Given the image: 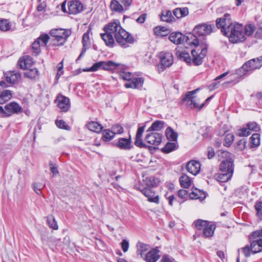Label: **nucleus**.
Listing matches in <instances>:
<instances>
[{"instance_id":"obj_5","label":"nucleus","mask_w":262,"mask_h":262,"mask_svg":"<svg viewBox=\"0 0 262 262\" xmlns=\"http://www.w3.org/2000/svg\"><path fill=\"white\" fill-rule=\"evenodd\" d=\"M120 66V63L112 61H99L94 63L90 68L84 69L83 71L85 72L96 71L100 69H102L106 71H113Z\"/></svg>"},{"instance_id":"obj_38","label":"nucleus","mask_w":262,"mask_h":262,"mask_svg":"<svg viewBox=\"0 0 262 262\" xmlns=\"http://www.w3.org/2000/svg\"><path fill=\"white\" fill-rule=\"evenodd\" d=\"M219 156L223 159V161H234V156L227 151L220 150Z\"/></svg>"},{"instance_id":"obj_25","label":"nucleus","mask_w":262,"mask_h":262,"mask_svg":"<svg viewBox=\"0 0 262 262\" xmlns=\"http://www.w3.org/2000/svg\"><path fill=\"white\" fill-rule=\"evenodd\" d=\"M251 243V250L253 253H256L262 251V238L256 240L252 239Z\"/></svg>"},{"instance_id":"obj_26","label":"nucleus","mask_w":262,"mask_h":262,"mask_svg":"<svg viewBox=\"0 0 262 262\" xmlns=\"http://www.w3.org/2000/svg\"><path fill=\"white\" fill-rule=\"evenodd\" d=\"M100 36L101 38L104 41L105 45L108 47H113L114 43V38L112 34L110 33L104 32V33H101Z\"/></svg>"},{"instance_id":"obj_50","label":"nucleus","mask_w":262,"mask_h":262,"mask_svg":"<svg viewBox=\"0 0 262 262\" xmlns=\"http://www.w3.org/2000/svg\"><path fill=\"white\" fill-rule=\"evenodd\" d=\"M234 136L232 134H227L225 138V141L224 145L226 147H229L233 142L234 140Z\"/></svg>"},{"instance_id":"obj_2","label":"nucleus","mask_w":262,"mask_h":262,"mask_svg":"<svg viewBox=\"0 0 262 262\" xmlns=\"http://www.w3.org/2000/svg\"><path fill=\"white\" fill-rule=\"evenodd\" d=\"M187 41L188 44L193 45L195 47V49L191 51L192 62L195 65L201 64L207 52V45L202 44L200 46L199 41L197 38L194 39V40L192 41H188V40Z\"/></svg>"},{"instance_id":"obj_10","label":"nucleus","mask_w":262,"mask_h":262,"mask_svg":"<svg viewBox=\"0 0 262 262\" xmlns=\"http://www.w3.org/2000/svg\"><path fill=\"white\" fill-rule=\"evenodd\" d=\"M196 38V36L192 34H189V36L186 37L179 32H172L169 36V39L170 41L176 45L181 44L185 40L188 43L187 40L188 41H192L194 40V39Z\"/></svg>"},{"instance_id":"obj_35","label":"nucleus","mask_w":262,"mask_h":262,"mask_svg":"<svg viewBox=\"0 0 262 262\" xmlns=\"http://www.w3.org/2000/svg\"><path fill=\"white\" fill-rule=\"evenodd\" d=\"M12 92L10 90H4L0 94V104L8 101L12 97Z\"/></svg>"},{"instance_id":"obj_47","label":"nucleus","mask_w":262,"mask_h":262,"mask_svg":"<svg viewBox=\"0 0 262 262\" xmlns=\"http://www.w3.org/2000/svg\"><path fill=\"white\" fill-rule=\"evenodd\" d=\"M110 7L112 10L116 11L121 12L123 11V7L118 1L113 0L111 2Z\"/></svg>"},{"instance_id":"obj_13","label":"nucleus","mask_w":262,"mask_h":262,"mask_svg":"<svg viewBox=\"0 0 262 262\" xmlns=\"http://www.w3.org/2000/svg\"><path fill=\"white\" fill-rule=\"evenodd\" d=\"M161 68L164 69L170 67L173 62L172 54L170 52H162L159 54Z\"/></svg>"},{"instance_id":"obj_54","label":"nucleus","mask_w":262,"mask_h":262,"mask_svg":"<svg viewBox=\"0 0 262 262\" xmlns=\"http://www.w3.org/2000/svg\"><path fill=\"white\" fill-rule=\"evenodd\" d=\"M143 181L145 182L146 185L149 187H155L156 186V182L154 177H146Z\"/></svg>"},{"instance_id":"obj_17","label":"nucleus","mask_w":262,"mask_h":262,"mask_svg":"<svg viewBox=\"0 0 262 262\" xmlns=\"http://www.w3.org/2000/svg\"><path fill=\"white\" fill-rule=\"evenodd\" d=\"M201 166L198 161L191 160L187 163L186 169L189 173L196 176L200 172Z\"/></svg>"},{"instance_id":"obj_60","label":"nucleus","mask_w":262,"mask_h":262,"mask_svg":"<svg viewBox=\"0 0 262 262\" xmlns=\"http://www.w3.org/2000/svg\"><path fill=\"white\" fill-rule=\"evenodd\" d=\"M257 214L259 218L262 217V202H258L255 205Z\"/></svg>"},{"instance_id":"obj_15","label":"nucleus","mask_w":262,"mask_h":262,"mask_svg":"<svg viewBox=\"0 0 262 262\" xmlns=\"http://www.w3.org/2000/svg\"><path fill=\"white\" fill-rule=\"evenodd\" d=\"M122 29L123 28L121 27L120 22L118 20L108 24L103 28L104 32H108L111 34H112L115 38L118 33L120 32Z\"/></svg>"},{"instance_id":"obj_45","label":"nucleus","mask_w":262,"mask_h":262,"mask_svg":"<svg viewBox=\"0 0 262 262\" xmlns=\"http://www.w3.org/2000/svg\"><path fill=\"white\" fill-rule=\"evenodd\" d=\"M47 223L49 226L54 230L58 229V225L55 221V217L53 215H50L47 217Z\"/></svg>"},{"instance_id":"obj_63","label":"nucleus","mask_w":262,"mask_h":262,"mask_svg":"<svg viewBox=\"0 0 262 262\" xmlns=\"http://www.w3.org/2000/svg\"><path fill=\"white\" fill-rule=\"evenodd\" d=\"M173 261L174 259L167 254L164 255L161 260V262H173Z\"/></svg>"},{"instance_id":"obj_64","label":"nucleus","mask_w":262,"mask_h":262,"mask_svg":"<svg viewBox=\"0 0 262 262\" xmlns=\"http://www.w3.org/2000/svg\"><path fill=\"white\" fill-rule=\"evenodd\" d=\"M242 251L246 257H249L250 255L251 252V247L249 248L248 246H246L242 249Z\"/></svg>"},{"instance_id":"obj_30","label":"nucleus","mask_w":262,"mask_h":262,"mask_svg":"<svg viewBox=\"0 0 262 262\" xmlns=\"http://www.w3.org/2000/svg\"><path fill=\"white\" fill-rule=\"evenodd\" d=\"M137 253L143 257L144 253L149 250L150 247L148 245L139 242L137 245Z\"/></svg>"},{"instance_id":"obj_61","label":"nucleus","mask_w":262,"mask_h":262,"mask_svg":"<svg viewBox=\"0 0 262 262\" xmlns=\"http://www.w3.org/2000/svg\"><path fill=\"white\" fill-rule=\"evenodd\" d=\"M141 137L142 136H138L136 135L135 144L139 147H143L145 146L144 144L142 142Z\"/></svg>"},{"instance_id":"obj_28","label":"nucleus","mask_w":262,"mask_h":262,"mask_svg":"<svg viewBox=\"0 0 262 262\" xmlns=\"http://www.w3.org/2000/svg\"><path fill=\"white\" fill-rule=\"evenodd\" d=\"M215 225L213 224L209 223L206 225L205 228L203 230V235L206 237H209L213 236L215 229Z\"/></svg>"},{"instance_id":"obj_39","label":"nucleus","mask_w":262,"mask_h":262,"mask_svg":"<svg viewBox=\"0 0 262 262\" xmlns=\"http://www.w3.org/2000/svg\"><path fill=\"white\" fill-rule=\"evenodd\" d=\"M30 61L31 59L29 57H27L24 59H20L18 61V67L22 69H28L30 67Z\"/></svg>"},{"instance_id":"obj_43","label":"nucleus","mask_w":262,"mask_h":262,"mask_svg":"<svg viewBox=\"0 0 262 262\" xmlns=\"http://www.w3.org/2000/svg\"><path fill=\"white\" fill-rule=\"evenodd\" d=\"M154 32L157 35L164 36L168 33V30L164 27L158 26L154 29Z\"/></svg>"},{"instance_id":"obj_62","label":"nucleus","mask_w":262,"mask_h":262,"mask_svg":"<svg viewBox=\"0 0 262 262\" xmlns=\"http://www.w3.org/2000/svg\"><path fill=\"white\" fill-rule=\"evenodd\" d=\"M129 243L126 239H123L121 242V248L124 252H126L128 249Z\"/></svg>"},{"instance_id":"obj_53","label":"nucleus","mask_w":262,"mask_h":262,"mask_svg":"<svg viewBox=\"0 0 262 262\" xmlns=\"http://www.w3.org/2000/svg\"><path fill=\"white\" fill-rule=\"evenodd\" d=\"M57 126L61 129L69 130L70 127L67 123L62 120H57L55 122Z\"/></svg>"},{"instance_id":"obj_44","label":"nucleus","mask_w":262,"mask_h":262,"mask_svg":"<svg viewBox=\"0 0 262 262\" xmlns=\"http://www.w3.org/2000/svg\"><path fill=\"white\" fill-rule=\"evenodd\" d=\"M177 146L176 143L167 142L165 146L162 148V151L165 153H169L177 149Z\"/></svg>"},{"instance_id":"obj_6","label":"nucleus","mask_w":262,"mask_h":262,"mask_svg":"<svg viewBox=\"0 0 262 262\" xmlns=\"http://www.w3.org/2000/svg\"><path fill=\"white\" fill-rule=\"evenodd\" d=\"M233 25L230 15L228 13H225L223 17L216 19V27L221 29L222 33L225 36Z\"/></svg>"},{"instance_id":"obj_32","label":"nucleus","mask_w":262,"mask_h":262,"mask_svg":"<svg viewBox=\"0 0 262 262\" xmlns=\"http://www.w3.org/2000/svg\"><path fill=\"white\" fill-rule=\"evenodd\" d=\"M249 144L251 148L258 147L260 144V135L258 133L253 134L250 138Z\"/></svg>"},{"instance_id":"obj_42","label":"nucleus","mask_w":262,"mask_h":262,"mask_svg":"<svg viewBox=\"0 0 262 262\" xmlns=\"http://www.w3.org/2000/svg\"><path fill=\"white\" fill-rule=\"evenodd\" d=\"M164 122L162 121H156L154 122L147 131L160 130L164 127Z\"/></svg>"},{"instance_id":"obj_24","label":"nucleus","mask_w":262,"mask_h":262,"mask_svg":"<svg viewBox=\"0 0 262 262\" xmlns=\"http://www.w3.org/2000/svg\"><path fill=\"white\" fill-rule=\"evenodd\" d=\"M234 161H222L220 164V170L221 172H230L234 171Z\"/></svg>"},{"instance_id":"obj_48","label":"nucleus","mask_w":262,"mask_h":262,"mask_svg":"<svg viewBox=\"0 0 262 262\" xmlns=\"http://www.w3.org/2000/svg\"><path fill=\"white\" fill-rule=\"evenodd\" d=\"M246 127H248L250 133L251 131L257 132L260 130L259 125L255 122H248L246 124Z\"/></svg>"},{"instance_id":"obj_59","label":"nucleus","mask_w":262,"mask_h":262,"mask_svg":"<svg viewBox=\"0 0 262 262\" xmlns=\"http://www.w3.org/2000/svg\"><path fill=\"white\" fill-rule=\"evenodd\" d=\"M40 46L41 45L40 44V42L37 40L32 43V48L35 54H38L39 52V48Z\"/></svg>"},{"instance_id":"obj_23","label":"nucleus","mask_w":262,"mask_h":262,"mask_svg":"<svg viewBox=\"0 0 262 262\" xmlns=\"http://www.w3.org/2000/svg\"><path fill=\"white\" fill-rule=\"evenodd\" d=\"M159 252L157 248L152 249L146 254L144 259L146 262H156L160 258Z\"/></svg>"},{"instance_id":"obj_11","label":"nucleus","mask_w":262,"mask_h":262,"mask_svg":"<svg viewBox=\"0 0 262 262\" xmlns=\"http://www.w3.org/2000/svg\"><path fill=\"white\" fill-rule=\"evenodd\" d=\"M262 66V56L256 58H254L246 62L237 71V72L244 71V72L252 71L256 69H259Z\"/></svg>"},{"instance_id":"obj_31","label":"nucleus","mask_w":262,"mask_h":262,"mask_svg":"<svg viewBox=\"0 0 262 262\" xmlns=\"http://www.w3.org/2000/svg\"><path fill=\"white\" fill-rule=\"evenodd\" d=\"M174 15L178 18H180L187 16L188 13V9L186 7L178 8L173 11Z\"/></svg>"},{"instance_id":"obj_40","label":"nucleus","mask_w":262,"mask_h":262,"mask_svg":"<svg viewBox=\"0 0 262 262\" xmlns=\"http://www.w3.org/2000/svg\"><path fill=\"white\" fill-rule=\"evenodd\" d=\"M115 134L112 130L110 129H105L103 131L102 139L104 141H109L113 139Z\"/></svg>"},{"instance_id":"obj_16","label":"nucleus","mask_w":262,"mask_h":262,"mask_svg":"<svg viewBox=\"0 0 262 262\" xmlns=\"http://www.w3.org/2000/svg\"><path fill=\"white\" fill-rule=\"evenodd\" d=\"M4 76L8 83L13 85L20 80L21 75L16 71H9L5 73Z\"/></svg>"},{"instance_id":"obj_7","label":"nucleus","mask_w":262,"mask_h":262,"mask_svg":"<svg viewBox=\"0 0 262 262\" xmlns=\"http://www.w3.org/2000/svg\"><path fill=\"white\" fill-rule=\"evenodd\" d=\"M23 111L22 107L15 102H10L5 106L4 109L0 106V116L8 117L13 114H18Z\"/></svg>"},{"instance_id":"obj_1","label":"nucleus","mask_w":262,"mask_h":262,"mask_svg":"<svg viewBox=\"0 0 262 262\" xmlns=\"http://www.w3.org/2000/svg\"><path fill=\"white\" fill-rule=\"evenodd\" d=\"M255 27L252 24L243 26L241 24L235 23L230 30L226 33L230 41L238 43L244 41L248 36H251L254 32Z\"/></svg>"},{"instance_id":"obj_52","label":"nucleus","mask_w":262,"mask_h":262,"mask_svg":"<svg viewBox=\"0 0 262 262\" xmlns=\"http://www.w3.org/2000/svg\"><path fill=\"white\" fill-rule=\"evenodd\" d=\"M38 41L40 42V44L41 46H45L47 43L48 42L49 40H51V38L47 34L41 35L38 39H37Z\"/></svg>"},{"instance_id":"obj_14","label":"nucleus","mask_w":262,"mask_h":262,"mask_svg":"<svg viewBox=\"0 0 262 262\" xmlns=\"http://www.w3.org/2000/svg\"><path fill=\"white\" fill-rule=\"evenodd\" d=\"M55 102L57 103L58 107L63 112H68L71 107L70 101L69 98L61 94L57 95Z\"/></svg>"},{"instance_id":"obj_55","label":"nucleus","mask_w":262,"mask_h":262,"mask_svg":"<svg viewBox=\"0 0 262 262\" xmlns=\"http://www.w3.org/2000/svg\"><path fill=\"white\" fill-rule=\"evenodd\" d=\"M34 190L37 193L39 194L40 190L43 189L45 187V185L39 182H35L32 185Z\"/></svg>"},{"instance_id":"obj_27","label":"nucleus","mask_w":262,"mask_h":262,"mask_svg":"<svg viewBox=\"0 0 262 262\" xmlns=\"http://www.w3.org/2000/svg\"><path fill=\"white\" fill-rule=\"evenodd\" d=\"M230 172H221L215 176L216 180L220 182H226L231 178L232 176Z\"/></svg>"},{"instance_id":"obj_46","label":"nucleus","mask_w":262,"mask_h":262,"mask_svg":"<svg viewBox=\"0 0 262 262\" xmlns=\"http://www.w3.org/2000/svg\"><path fill=\"white\" fill-rule=\"evenodd\" d=\"M209 222L202 220H198L195 221H194V224L195 225V227L198 230H203L205 228L206 225H207V224Z\"/></svg>"},{"instance_id":"obj_20","label":"nucleus","mask_w":262,"mask_h":262,"mask_svg":"<svg viewBox=\"0 0 262 262\" xmlns=\"http://www.w3.org/2000/svg\"><path fill=\"white\" fill-rule=\"evenodd\" d=\"M83 6L79 1H73L70 2L69 5V13L76 14L82 11Z\"/></svg>"},{"instance_id":"obj_33","label":"nucleus","mask_w":262,"mask_h":262,"mask_svg":"<svg viewBox=\"0 0 262 262\" xmlns=\"http://www.w3.org/2000/svg\"><path fill=\"white\" fill-rule=\"evenodd\" d=\"M160 17L161 20L167 23L171 22L173 19H174L171 11L167 10L162 11Z\"/></svg>"},{"instance_id":"obj_34","label":"nucleus","mask_w":262,"mask_h":262,"mask_svg":"<svg viewBox=\"0 0 262 262\" xmlns=\"http://www.w3.org/2000/svg\"><path fill=\"white\" fill-rule=\"evenodd\" d=\"M180 184L182 187L188 188L191 184V180L190 178L185 174H183L179 179Z\"/></svg>"},{"instance_id":"obj_57","label":"nucleus","mask_w":262,"mask_h":262,"mask_svg":"<svg viewBox=\"0 0 262 262\" xmlns=\"http://www.w3.org/2000/svg\"><path fill=\"white\" fill-rule=\"evenodd\" d=\"M258 237H262V229L253 232L250 238L251 239L256 240Z\"/></svg>"},{"instance_id":"obj_3","label":"nucleus","mask_w":262,"mask_h":262,"mask_svg":"<svg viewBox=\"0 0 262 262\" xmlns=\"http://www.w3.org/2000/svg\"><path fill=\"white\" fill-rule=\"evenodd\" d=\"M120 77L128 82L124 84L126 88L138 89L142 86L144 79L141 77H133L132 73L125 70H119V67L116 69Z\"/></svg>"},{"instance_id":"obj_8","label":"nucleus","mask_w":262,"mask_h":262,"mask_svg":"<svg viewBox=\"0 0 262 262\" xmlns=\"http://www.w3.org/2000/svg\"><path fill=\"white\" fill-rule=\"evenodd\" d=\"M199 89H197L193 91L187 92L185 96L182 99V101L184 102H186V104L191 108L199 107V110H201L205 105V103H203L199 105V103L196 102L195 98L193 96L196 92L199 91Z\"/></svg>"},{"instance_id":"obj_9","label":"nucleus","mask_w":262,"mask_h":262,"mask_svg":"<svg viewBox=\"0 0 262 262\" xmlns=\"http://www.w3.org/2000/svg\"><path fill=\"white\" fill-rule=\"evenodd\" d=\"M115 39L118 43L123 48L128 47L127 43H134L133 37L123 29L116 35Z\"/></svg>"},{"instance_id":"obj_36","label":"nucleus","mask_w":262,"mask_h":262,"mask_svg":"<svg viewBox=\"0 0 262 262\" xmlns=\"http://www.w3.org/2000/svg\"><path fill=\"white\" fill-rule=\"evenodd\" d=\"M165 135L168 140L175 141L177 140L178 134L170 127L167 128Z\"/></svg>"},{"instance_id":"obj_37","label":"nucleus","mask_w":262,"mask_h":262,"mask_svg":"<svg viewBox=\"0 0 262 262\" xmlns=\"http://www.w3.org/2000/svg\"><path fill=\"white\" fill-rule=\"evenodd\" d=\"M25 76L31 79H35L38 76V71L37 69H27L24 73Z\"/></svg>"},{"instance_id":"obj_56","label":"nucleus","mask_w":262,"mask_h":262,"mask_svg":"<svg viewBox=\"0 0 262 262\" xmlns=\"http://www.w3.org/2000/svg\"><path fill=\"white\" fill-rule=\"evenodd\" d=\"M112 131L114 133V134H122L123 132V127L118 125V124H115L112 126Z\"/></svg>"},{"instance_id":"obj_19","label":"nucleus","mask_w":262,"mask_h":262,"mask_svg":"<svg viewBox=\"0 0 262 262\" xmlns=\"http://www.w3.org/2000/svg\"><path fill=\"white\" fill-rule=\"evenodd\" d=\"M115 145L121 149L129 150L132 147L130 136L128 139L125 138H119Z\"/></svg>"},{"instance_id":"obj_21","label":"nucleus","mask_w":262,"mask_h":262,"mask_svg":"<svg viewBox=\"0 0 262 262\" xmlns=\"http://www.w3.org/2000/svg\"><path fill=\"white\" fill-rule=\"evenodd\" d=\"M89 33H90V31L88 30L86 32L84 33L82 36L83 48H82V51L77 60H79L81 58V57L85 54L86 50L91 46V41H90V39Z\"/></svg>"},{"instance_id":"obj_12","label":"nucleus","mask_w":262,"mask_h":262,"mask_svg":"<svg viewBox=\"0 0 262 262\" xmlns=\"http://www.w3.org/2000/svg\"><path fill=\"white\" fill-rule=\"evenodd\" d=\"M213 29H214L213 25L202 24L195 26L193 29V32L194 33L199 36H205L209 35L212 32Z\"/></svg>"},{"instance_id":"obj_51","label":"nucleus","mask_w":262,"mask_h":262,"mask_svg":"<svg viewBox=\"0 0 262 262\" xmlns=\"http://www.w3.org/2000/svg\"><path fill=\"white\" fill-rule=\"evenodd\" d=\"M179 57L180 59L185 61L187 63H190L191 61L189 54L185 52H181L179 55Z\"/></svg>"},{"instance_id":"obj_18","label":"nucleus","mask_w":262,"mask_h":262,"mask_svg":"<svg viewBox=\"0 0 262 262\" xmlns=\"http://www.w3.org/2000/svg\"><path fill=\"white\" fill-rule=\"evenodd\" d=\"M145 140L150 144L158 145L161 142L162 135L159 133H152L146 135Z\"/></svg>"},{"instance_id":"obj_29","label":"nucleus","mask_w":262,"mask_h":262,"mask_svg":"<svg viewBox=\"0 0 262 262\" xmlns=\"http://www.w3.org/2000/svg\"><path fill=\"white\" fill-rule=\"evenodd\" d=\"M87 128L92 132L99 133L103 128V126L99 123L95 121H92L86 124Z\"/></svg>"},{"instance_id":"obj_58","label":"nucleus","mask_w":262,"mask_h":262,"mask_svg":"<svg viewBox=\"0 0 262 262\" xmlns=\"http://www.w3.org/2000/svg\"><path fill=\"white\" fill-rule=\"evenodd\" d=\"M201 193V191L195 190V191H193L192 192H191L189 194L190 198L191 199H199L201 198H203V196H201L200 194ZM205 196H204V198Z\"/></svg>"},{"instance_id":"obj_49","label":"nucleus","mask_w":262,"mask_h":262,"mask_svg":"<svg viewBox=\"0 0 262 262\" xmlns=\"http://www.w3.org/2000/svg\"><path fill=\"white\" fill-rule=\"evenodd\" d=\"M250 134L247 127L241 128L237 130L236 132V135L239 137H247Z\"/></svg>"},{"instance_id":"obj_41","label":"nucleus","mask_w":262,"mask_h":262,"mask_svg":"<svg viewBox=\"0 0 262 262\" xmlns=\"http://www.w3.org/2000/svg\"><path fill=\"white\" fill-rule=\"evenodd\" d=\"M11 27L10 22L6 19L0 20V30L2 31H9Z\"/></svg>"},{"instance_id":"obj_22","label":"nucleus","mask_w":262,"mask_h":262,"mask_svg":"<svg viewBox=\"0 0 262 262\" xmlns=\"http://www.w3.org/2000/svg\"><path fill=\"white\" fill-rule=\"evenodd\" d=\"M141 192L148 198V200L149 202L158 203L159 200L158 195H155V192L150 188H144L141 190Z\"/></svg>"},{"instance_id":"obj_4","label":"nucleus","mask_w":262,"mask_h":262,"mask_svg":"<svg viewBox=\"0 0 262 262\" xmlns=\"http://www.w3.org/2000/svg\"><path fill=\"white\" fill-rule=\"evenodd\" d=\"M51 41L53 46L63 45L69 36L68 31L61 29H53L50 31Z\"/></svg>"}]
</instances>
